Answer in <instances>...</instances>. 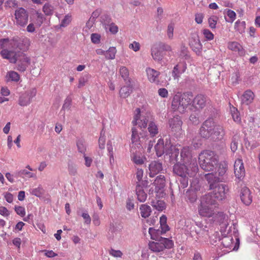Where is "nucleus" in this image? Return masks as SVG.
I'll list each match as a JSON object with an SVG mask.
<instances>
[{
  "label": "nucleus",
  "mask_w": 260,
  "mask_h": 260,
  "mask_svg": "<svg viewBox=\"0 0 260 260\" xmlns=\"http://www.w3.org/2000/svg\"><path fill=\"white\" fill-rule=\"evenodd\" d=\"M199 134L203 138L216 142L223 138L225 132L222 126L217 124L213 118H210L203 123Z\"/></svg>",
  "instance_id": "obj_1"
},
{
  "label": "nucleus",
  "mask_w": 260,
  "mask_h": 260,
  "mask_svg": "<svg viewBox=\"0 0 260 260\" xmlns=\"http://www.w3.org/2000/svg\"><path fill=\"white\" fill-rule=\"evenodd\" d=\"M136 112L137 113L135 114L134 120L133 121V124L137 126L136 128L137 129H138V128L139 130L143 131L142 128H146L147 124H148V129L150 133V135L152 137H154L157 135L158 133V129L157 125L152 121L153 118L150 113H146L144 115L141 116L140 115V109L139 108H137ZM138 132V135L141 136L140 137L143 136L141 132Z\"/></svg>",
  "instance_id": "obj_2"
},
{
  "label": "nucleus",
  "mask_w": 260,
  "mask_h": 260,
  "mask_svg": "<svg viewBox=\"0 0 260 260\" xmlns=\"http://www.w3.org/2000/svg\"><path fill=\"white\" fill-rule=\"evenodd\" d=\"M156 153L157 156L160 157L164 154L169 155L170 161L175 164L179 159V149L171 144L170 140L159 139L155 145Z\"/></svg>",
  "instance_id": "obj_3"
},
{
  "label": "nucleus",
  "mask_w": 260,
  "mask_h": 260,
  "mask_svg": "<svg viewBox=\"0 0 260 260\" xmlns=\"http://www.w3.org/2000/svg\"><path fill=\"white\" fill-rule=\"evenodd\" d=\"M139 132L136 128H132V141L133 146L131 149V157L134 162L136 165H142L144 163V159L141 156V153L137 152L134 145L137 146L138 149L142 148V144L145 140V136L140 137L139 136Z\"/></svg>",
  "instance_id": "obj_4"
},
{
  "label": "nucleus",
  "mask_w": 260,
  "mask_h": 260,
  "mask_svg": "<svg viewBox=\"0 0 260 260\" xmlns=\"http://www.w3.org/2000/svg\"><path fill=\"white\" fill-rule=\"evenodd\" d=\"M199 162L202 169L212 171L217 166L218 156L213 151L205 150L199 154Z\"/></svg>",
  "instance_id": "obj_5"
},
{
  "label": "nucleus",
  "mask_w": 260,
  "mask_h": 260,
  "mask_svg": "<svg viewBox=\"0 0 260 260\" xmlns=\"http://www.w3.org/2000/svg\"><path fill=\"white\" fill-rule=\"evenodd\" d=\"M179 160V159H178ZM176 163L173 167V172L180 177H194L198 172L199 168L197 160H193L188 167L180 162L179 160L175 161Z\"/></svg>",
  "instance_id": "obj_6"
},
{
  "label": "nucleus",
  "mask_w": 260,
  "mask_h": 260,
  "mask_svg": "<svg viewBox=\"0 0 260 260\" xmlns=\"http://www.w3.org/2000/svg\"><path fill=\"white\" fill-rule=\"evenodd\" d=\"M193 96L189 93L183 94H176L172 102V108L174 111H178L180 113H183L188 105L192 102Z\"/></svg>",
  "instance_id": "obj_7"
},
{
  "label": "nucleus",
  "mask_w": 260,
  "mask_h": 260,
  "mask_svg": "<svg viewBox=\"0 0 260 260\" xmlns=\"http://www.w3.org/2000/svg\"><path fill=\"white\" fill-rule=\"evenodd\" d=\"M155 242H151L149 244V249L154 252H160L165 249H170L173 247L174 242L168 238L158 237L156 236Z\"/></svg>",
  "instance_id": "obj_8"
},
{
  "label": "nucleus",
  "mask_w": 260,
  "mask_h": 260,
  "mask_svg": "<svg viewBox=\"0 0 260 260\" xmlns=\"http://www.w3.org/2000/svg\"><path fill=\"white\" fill-rule=\"evenodd\" d=\"M30 44L29 39L26 37H15L10 42V45L12 48L19 49L23 51L27 50Z\"/></svg>",
  "instance_id": "obj_9"
},
{
  "label": "nucleus",
  "mask_w": 260,
  "mask_h": 260,
  "mask_svg": "<svg viewBox=\"0 0 260 260\" xmlns=\"http://www.w3.org/2000/svg\"><path fill=\"white\" fill-rule=\"evenodd\" d=\"M201 208L199 211L202 210H209L213 211L217 207L218 204L215 200L209 194L204 196L201 200Z\"/></svg>",
  "instance_id": "obj_10"
},
{
  "label": "nucleus",
  "mask_w": 260,
  "mask_h": 260,
  "mask_svg": "<svg viewBox=\"0 0 260 260\" xmlns=\"http://www.w3.org/2000/svg\"><path fill=\"white\" fill-rule=\"evenodd\" d=\"M36 93L37 90L35 88H32L22 93L19 96L18 104L22 107L27 106L31 103L32 99L36 96Z\"/></svg>",
  "instance_id": "obj_11"
},
{
  "label": "nucleus",
  "mask_w": 260,
  "mask_h": 260,
  "mask_svg": "<svg viewBox=\"0 0 260 260\" xmlns=\"http://www.w3.org/2000/svg\"><path fill=\"white\" fill-rule=\"evenodd\" d=\"M15 16L16 24L20 26H24L28 22V13L23 8H19L15 10Z\"/></svg>",
  "instance_id": "obj_12"
},
{
  "label": "nucleus",
  "mask_w": 260,
  "mask_h": 260,
  "mask_svg": "<svg viewBox=\"0 0 260 260\" xmlns=\"http://www.w3.org/2000/svg\"><path fill=\"white\" fill-rule=\"evenodd\" d=\"M213 190L210 195L212 196V198L218 201H222L225 198V194L228 191V188L226 185L221 184V185H217L212 189Z\"/></svg>",
  "instance_id": "obj_13"
},
{
  "label": "nucleus",
  "mask_w": 260,
  "mask_h": 260,
  "mask_svg": "<svg viewBox=\"0 0 260 260\" xmlns=\"http://www.w3.org/2000/svg\"><path fill=\"white\" fill-rule=\"evenodd\" d=\"M17 69L20 72H24L30 64V58L23 52H18L17 58Z\"/></svg>",
  "instance_id": "obj_14"
},
{
  "label": "nucleus",
  "mask_w": 260,
  "mask_h": 260,
  "mask_svg": "<svg viewBox=\"0 0 260 260\" xmlns=\"http://www.w3.org/2000/svg\"><path fill=\"white\" fill-rule=\"evenodd\" d=\"M192 105L190 107V110H199L203 109L206 105L205 98L202 95H198L192 99Z\"/></svg>",
  "instance_id": "obj_15"
},
{
  "label": "nucleus",
  "mask_w": 260,
  "mask_h": 260,
  "mask_svg": "<svg viewBox=\"0 0 260 260\" xmlns=\"http://www.w3.org/2000/svg\"><path fill=\"white\" fill-rule=\"evenodd\" d=\"M182 121L179 116H175L169 120L170 127L173 132L180 133L182 130Z\"/></svg>",
  "instance_id": "obj_16"
},
{
  "label": "nucleus",
  "mask_w": 260,
  "mask_h": 260,
  "mask_svg": "<svg viewBox=\"0 0 260 260\" xmlns=\"http://www.w3.org/2000/svg\"><path fill=\"white\" fill-rule=\"evenodd\" d=\"M189 45L192 50L197 54L200 55L202 50V45L198 35H195L191 37L189 41Z\"/></svg>",
  "instance_id": "obj_17"
},
{
  "label": "nucleus",
  "mask_w": 260,
  "mask_h": 260,
  "mask_svg": "<svg viewBox=\"0 0 260 260\" xmlns=\"http://www.w3.org/2000/svg\"><path fill=\"white\" fill-rule=\"evenodd\" d=\"M234 173L235 176L239 179L245 176V171L242 159L238 158L235 160Z\"/></svg>",
  "instance_id": "obj_18"
},
{
  "label": "nucleus",
  "mask_w": 260,
  "mask_h": 260,
  "mask_svg": "<svg viewBox=\"0 0 260 260\" xmlns=\"http://www.w3.org/2000/svg\"><path fill=\"white\" fill-rule=\"evenodd\" d=\"M240 198L241 201L246 205H249L252 202V196L249 189L244 186L241 189L240 191Z\"/></svg>",
  "instance_id": "obj_19"
},
{
  "label": "nucleus",
  "mask_w": 260,
  "mask_h": 260,
  "mask_svg": "<svg viewBox=\"0 0 260 260\" xmlns=\"http://www.w3.org/2000/svg\"><path fill=\"white\" fill-rule=\"evenodd\" d=\"M160 231L159 230H156L152 228H150L149 229L148 232L151 236V239L156 240V236H158L159 234H165L169 230V227L167 223L160 224Z\"/></svg>",
  "instance_id": "obj_20"
},
{
  "label": "nucleus",
  "mask_w": 260,
  "mask_h": 260,
  "mask_svg": "<svg viewBox=\"0 0 260 260\" xmlns=\"http://www.w3.org/2000/svg\"><path fill=\"white\" fill-rule=\"evenodd\" d=\"M1 54L4 58L9 59L11 63H15L18 56V52H16L13 51L4 49L1 51Z\"/></svg>",
  "instance_id": "obj_21"
},
{
  "label": "nucleus",
  "mask_w": 260,
  "mask_h": 260,
  "mask_svg": "<svg viewBox=\"0 0 260 260\" xmlns=\"http://www.w3.org/2000/svg\"><path fill=\"white\" fill-rule=\"evenodd\" d=\"M196 159H192L191 151L188 147H184L180 152V160H182L184 163L187 164L190 162Z\"/></svg>",
  "instance_id": "obj_22"
},
{
  "label": "nucleus",
  "mask_w": 260,
  "mask_h": 260,
  "mask_svg": "<svg viewBox=\"0 0 260 260\" xmlns=\"http://www.w3.org/2000/svg\"><path fill=\"white\" fill-rule=\"evenodd\" d=\"M205 178L209 184L210 189H212L217 185H221L219 183L220 181V178L213 173H208L205 175Z\"/></svg>",
  "instance_id": "obj_23"
},
{
  "label": "nucleus",
  "mask_w": 260,
  "mask_h": 260,
  "mask_svg": "<svg viewBox=\"0 0 260 260\" xmlns=\"http://www.w3.org/2000/svg\"><path fill=\"white\" fill-rule=\"evenodd\" d=\"M229 217L224 212H217L215 215L214 221L218 222L222 228H225L229 225Z\"/></svg>",
  "instance_id": "obj_24"
},
{
  "label": "nucleus",
  "mask_w": 260,
  "mask_h": 260,
  "mask_svg": "<svg viewBox=\"0 0 260 260\" xmlns=\"http://www.w3.org/2000/svg\"><path fill=\"white\" fill-rule=\"evenodd\" d=\"M149 169L150 176L154 177L162 170V164L158 161H153L150 164Z\"/></svg>",
  "instance_id": "obj_25"
},
{
  "label": "nucleus",
  "mask_w": 260,
  "mask_h": 260,
  "mask_svg": "<svg viewBox=\"0 0 260 260\" xmlns=\"http://www.w3.org/2000/svg\"><path fill=\"white\" fill-rule=\"evenodd\" d=\"M146 72L148 78L151 82H158V77L159 75V72L151 68L147 69Z\"/></svg>",
  "instance_id": "obj_26"
},
{
  "label": "nucleus",
  "mask_w": 260,
  "mask_h": 260,
  "mask_svg": "<svg viewBox=\"0 0 260 260\" xmlns=\"http://www.w3.org/2000/svg\"><path fill=\"white\" fill-rule=\"evenodd\" d=\"M254 97L253 92L250 90H247L244 92L242 96V102L247 105L253 101Z\"/></svg>",
  "instance_id": "obj_27"
},
{
  "label": "nucleus",
  "mask_w": 260,
  "mask_h": 260,
  "mask_svg": "<svg viewBox=\"0 0 260 260\" xmlns=\"http://www.w3.org/2000/svg\"><path fill=\"white\" fill-rule=\"evenodd\" d=\"M165 176L162 175L158 176L153 183L155 186V191H158L162 189L165 185Z\"/></svg>",
  "instance_id": "obj_28"
},
{
  "label": "nucleus",
  "mask_w": 260,
  "mask_h": 260,
  "mask_svg": "<svg viewBox=\"0 0 260 260\" xmlns=\"http://www.w3.org/2000/svg\"><path fill=\"white\" fill-rule=\"evenodd\" d=\"M165 53L162 52L160 49H158L157 47L154 45L151 49V55L153 58L155 60H161Z\"/></svg>",
  "instance_id": "obj_29"
},
{
  "label": "nucleus",
  "mask_w": 260,
  "mask_h": 260,
  "mask_svg": "<svg viewBox=\"0 0 260 260\" xmlns=\"http://www.w3.org/2000/svg\"><path fill=\"white\" fill-rule=\"evenodd\" d=\"M136 191L138 200L140 202H144L147 198V194L144 191L142 187L139 183L137 184L136 187Z\"/></svg>",
  "instance_id": "obj_30"
},
{
  "label": "nucleus",
  "mask_w": 260,
  "mask_h": 260,
  "mask_svg": "<svg viewBox=\"0 0 260 260\" xmlns=\"http://www.w3.org/2000/svg\"><path fill=\"white\" fill-rule=\"evenodd\" d=\"M119 74L126 84L129 83V71L125 67L122 66L119 69Z\"/></svg>",
  "instance_id": "obj_31"
},
{
  "label": "nucleus",
  "mask_w": 260,
  "mask_h": 260,
  "mask_svg": "<svg viewBox=\"0 0 260 260\" xmlns=\"http://www.w3.org/2000/svg\"><path fill=\"white\" fill-rule=\"evenodd\" d=\"M240 141V136L238 133L235 134L232 139L231 149L232 152H235L238 149V145Z\"/></svg>",
  "instance_id": "obj_32"
},
{
  "label": "nucleus",
  "mask_w": 260,
  "mask_h": 260,
  "mask_svg": "<svg viewBox=\"0 0 260 260\" xmlns=\"http://www.w3.org/2000/svg\"><path fill=\"white\" fill-rule=\"evenodd\" d=\"M186 67H183V68L181 69L180 65L177 64L176 65L173 70L172 71V76L175 79H178L180 76V75L185 72Z\"/></svg>",
  "instance_id": "obj_33"
},
{
  "label": "nucleus",
  "mask_w": 260,
  "mask_h": 260,
  "mask_svg": "<svg viewBox=\"0 0 260 260\" xmlns=\"http://www.w3.org/2000/svg\"><path fill=\"white\" fill-rule=\"evenodd\" d=\"M132 91L133 88L130 85L124 86L121 88L119 94L121 97L126 98L130 95Z\"/></svg>",
  "instance_id": "obj_34"
},
{
  "label": "nucleus",
  "mask_w": 260,
  "mask_h": 260,
  "mask_svg": "<svg viewBox=\"0 0 260 260\" xmlns=\"http://www.w3.org/2000/svg\"><path fill=\"white\" fill-rule=\"evenodd\" d=\"M7 82L9 81L18 82L20 79L19 74L15 71H9L6 76Z\"/></svg>",
  "instance_id": "obj_35"
},
{
  "label": "nucleus",
  "mask_w": 260,
  "mask_h": 260,
  "mask_svg": "<svg viewBox=\"0 0 260 260\" xmlns=\"http://www.w3.org/2000/svg\"><path fill=\"white\" fill-rule=\"evenodd\" d=\"M228 48L233 51H238L240 55H242L244 53L241 45L236 42L229 43Z\"/></svg>",
  "instance_id": "obj_36"
},
{
  "label": "nucleus",
  "mask_w": 260,
  "mask_h": 260,
  "mask_svg": "<svg viewBox=\"0 0 260 260\" xmlns=\"http://www.w3.org/2000/svg\"><path fill=\"white\" fill-rule=\"evenodd\" d=\"M54 8L49 3H45L43 7L42 11L46 16H51L54 13Z\"/></svg>",
  "instance_id": "obj_37"
},
{
  "label": "nucleus",
  "mask_w": 260,
  "mask_h": 260,
  "mask_svg": "<svg viewBox=\"0 0 260 260\" xmlns=\"http://www.w3.org/2000/svg\"><path fill=\"white\" fill-rule=\"evenodd\" d=\"M201 189V185L199 182V180L197 178L192 179V181L191 182L189 190L197 192L200 191Z\"/></svg>",
  "instance_id": "obj_38"
},
{
  "label": "nucleus",
  "mask_w": 260,
  "mask_h": 260,
  "mask_svg": "<svg viewBox=\"0 0 260 260\" xmlns=\"http://www.w3.org/2000/svg\"><path fill=\"white\" fill-rule=\"evenodd\" d=\"M155 45L157 47L158 49H160V50L164 53L165 51H171L172 48L170 45L163 43V42H159L155 44Z\"/></svg>",
  "instance_id": "obj_39"
},
{
  "label": "nucleus",
  "mask_w": 260,
  "mask_h": 260,
  "mask_svg": "<svg viewBox=\"0 0 260 260\" xmlns=\"http://www.w3.org/2000/svg\"><path fill=\"white\" fill-rule=\"evenodd\" d=\"M186 196L187 200L191 203L195 202L198 198L197 192L190 190L186 192Z\"/></svg>",
  "instance_id": "obj_40"
},
{
  "label": "nucleus",
  "mask_w": 260,
  "mask_h": 260,
  "mask_svg": "<svg viewBox=\"0 0 260 260\" xmlns=\"http://www.w3.org/2000/svg\"><path fill=\"white\" fill-rule=\"evenodd\" d=\"M116 53V50L115 47H110L108 50L106 51V58L108 59H113L115 58Z\"/></svg>",
  "instance_id": "obj_41"
},
{
  "label": "nucleus",
  "mask_w": 260,
  "mask_h": 260,
  "mask_svg": "<svg viewBox=\"0 0 260 260\" xmlns=\"http://www.w3.org/2000/svg\"><path fill=\"white\" fill-rule=\"evenodd\" d=\"M153 207L158 211H162L166 209V205L163 201L159 200L154 204Z\"/></svg>",
  "instance_id": "obj_42"
},
{
  "label": "nucleus",
  "mask_w": 260,
  "mask_h": 260,
  "mask_svg": "<svg viewBox=\"0 0 260 260\" xmlns=\"http://www.w3.org/2000/svg\"><path fill=\"white\" fill-rule=\"evenodd\" d=\"M68 170L71 175L75 176L77 174V166L71 161L68 164Z\"/></svg>",
  "instance_id": "obj_43"
},
{
  "label": "nucleus",
  "mask_w": 260,
  "mask_h": 260,
  "mask_svg": "<svg viewBox=\"0 0 260 260\" xmlns=\"http://www.w3.org/2000/svg\"><path fill=\"white\" fill-rule=\"evenodd\" d=\"M89 76L88 75H85L81 77L79 79V83L78 85V88H81L84 86L86 83L88 82Z\"/></svg>",
  "instance_id": "obj_44"
},
{
  "label": "nucleus",
  "mask_w": 260,
  "mask_h": 260,
  "mask_svg": "<svg viewBox=\"0 0 260 260\" xmlns=\"http://www.w3.org/2000/svg\"><path fill=\"white\" fill-rule=\"evenodd\" d=\"M16 175L18 176H22V175L28 176L29 178H34L36 177V175L30 173L26 170H21L16 173Z\"/></svg>",
  "instance_id": "obj_45"
},
{
  "label": "nucleus",
  "mask_w": 260,
  "mask_h": 260,
  "mask_svg": "<svg viewBox=\"0 0 260 260\" xmlns=\"http://www.w3.org/2000/svg\"><path fill=\"white\" fill-rule=\"evenodd\" d=\"M18 214L23 217V220L30 222L32 221L34 216L32 214H28L26 216V212H17Z\"/></svg>",
  "instance_id": "obj_46"
},
{
  "label": "nucleus",
  "mask_w": 260,
  "mask_h": 260,
  "mask_svg": "<svg viewBox=\"0 0 260 260\" xmlns=\"http://www.w3.org/2000/svg\"><path fill=\"white\" fill-rule=\"evenodd\" d=\"M77 146L79 152L83 154L85 153L86 151V146L82 140H79L77 141Z\"/></svg>",
  "instance_id": "obj_47"
},
{
  "label": "nucleus",
  "mask_w": 260,
  "mask_h": 260,
  "mask_svg": "<svg viewBox=\"0 0 260 260\" xmlns=\"http://www.w3.org/2000/svg\"><path fill=\"white\" fill-rule=\"evenodd\" d=\"M71 21V16L67 15H66L64 18L62 20L60 24V27H65L67 26Z\"/></svg>",
  "instance_id": "obj_48"
},
{
  "label": "nucleus",
  "mask_w": 260,
  "mask_h": 260,
  "mask_svg": "<svg viewBox=\"0 0 260 260\" xmlns=\"http://www.w3.org/2000/svg\"><path fill=\"white\" fill-rule=\"evenodd\" d=\"M203 33L205 38L208 40H212L214 38V35L209 29H205L203 31Z\"/></svg>",
  "instance_id": "obj_49"
},
{
  "label": "nucleus",
  "mask_w": 260,
  "mask_h": 260,
  "mask_svg": "<svg viewBox=\"0 0 260 260\" xmlns=\"http://www.w3.org/2000/svg\"><path fill=\"white\" fill-rule=\"evenodd\" d=\"M174 27V24L172 23L169 24L168 26L167 36L170 39H172L173 38Z\"/></svg>",
  "instance_id": "obj_50"
},
{
  "label": "nucleus",
  "mask_w": 260,
  "mask_h": 260,
  "mask_svg": "<svg viewBox=\"0 0 260 260\" xmlns=\"http://www.w3.org/2000/svg\"><path fill=\"white\" fill-rule=\"evenodd\" d=\"M72 104V99L68 96L64 100L62 110L69 109Z\"/></svg>",
  "instance_id": "obj_51"
},
{
  "label": "nucleus",
  "mask_w": 260,
  "mask_h": 260,
  "mask_svg": "<svg viewBox=\"0 0 260 260\" xmlns=\"http://www.w3.org/2000/svg\"><path fill=\"white\" fill-rule=\"evenodd\" d=\"M189 119L192 124L197 125L199 123V118L197 113L191 114L190 116Z\"/></svg>",
  "instance_id": "obj_52"
},
{
  "label": "nucleus",
  "mask_w": 260,
  "mask_h": 260,
  "mask_svg": "<svg viewBox=\"0 0 260 260\" xmlns=\"http://www.w3.org/2000/svg\"><path fill=\"white\" fill-rule=\"evenodd\" d=\"M109 254L115 257H121L122 255V253L120 250L113 249H111L109 250Z\"/></svg>",
  "instance_id": "obj_53"
},
{
  "label": "nucleus",
  "mask_w": 260,
  "mask_h": 260,
  "mask_svg": "<svg viewBox=\"0 0 260 260\" xmlns=\"http://www.w3.org/2000/svg\"><path fill=\"white\" fill-rule=\"evenodd\" d=\"M226 14H227L228 16L229 17V18L230 19V20H226V21H229V22H233L234 20H235L236 16V13L234 11H232L231 10H228L227 11Z\"/></svg>",
  "instance_id": "obj_54"
},
{
  "label": "nucleus",
  "mask_w": 260,
  "mask_h": 260,
  "mask_svg": "<svg viewBox=\"0 0 260 260\" xmlns=\"http://www.w3.org/2000/svg\"><path fill=\"white\" fill-rule=\"evenodd\" d=\"M232 240V238L228 237H224L222 239V243L224 247H230L231 246V244L232 243L231 241Z\"/></svg>",
  "instance_id": "obj_55"
},
{
  "label": "nucleus",
  "mask_w": 260,
  "mask_h": 260,
  "mask_svg": "<svg viewBox=\"0 0 260 260\" xmlns=\"http://www.w3.org/2000/svg\"><path fill=\"white\" fill-rule=\"evenodd\" d=\"M181 179L180 180L181 187L183 188L186 187L188 185V179L187 176L185 177H181Z\"/></svg>",
  "instance_id": "obj_56"
},
{
  "label": "nucleus",
  "mask_w": 260,
  "mask_h": 260,
  "mask_svg": "<svg viewBox=\"0 0 260 260\" xmlns=\"http://www.w3.org/2000/svg\"><path fill=\"white\" fill-rule=\"evenodd\" d=\"M36 16H37V23L41 25L43 22L44 20H45V17L41 13H40L39 12H37L36 13Z\"/></svg>",
  "instance_id": "obj_57"
},
{
  "label": "nucleus",
  "mask_w": 260,
  "mask_h": 260,
  "mask_svg": "<svg viewBox=\"0 0 260 260\" xmlns=\"http://www.w3.org/2000/svg\"><path fill=\"white\" fill-rule=\"evenodd\" d=\"M101 36L97 34H92L91 36V40L92 43L98 44L100 42Z\"/></svg>",
  "instance_id": "obj_58"
},
{
  "label": "nucleus",
  "mask_w": 260,
  "mask_h": 260,
  "mask_svg": "<svg viewBox=\"0 0 260 260\" xmlns=\"http://www.w3.org/2000/svg\"><path fill=\"white\" fill-rule=\"evenodd\" d=\"M209 26L211 28H215L216 24V17L215 16L209 18Z\"/></svg>",
  "instance_id": "obj_59"
},
{
  "label": "nucleus",
  "mask_w": 260,
  "mask_h": 260,
  "mask_svg": "<svg viewBox=\"0 0 260 260\" xmlns=\"http://www.w3.org/2000/svg\"><path fill=\"white\" fill-rule=\"evenodd\" d=\"M101 14V10H96L94 12H92L91 16L90 17V21H92V23H94L95 20V19L97 18Z\"/></svg>",
  "instance_id": "obj_60"
},
{
  "label": "nucleus",
  "mask_w": 260,
  "mask_h": 260,
  "mask_svg": "<svg viewBox=\"0 0 260 260\" xmlns=\"http://www.w3.org/2000/svg\"><path fill=\"white\" fill-rule=\"evenodd\" d=\"M129 48L132 49L135 52L138 51L140 50V44L134 41L133 43L129 44Z\"/></svg>",
  "instance_id": "obj_61"
},
{
  "label": "nucleus",
  "mask_w": 260,
  "mask_h": 260,
  "mask_svg": "<svg viewBox=\"0 0 260 260\" xmlns=\"http://www.w3.org/2000/svg\"><path fill=\"white\" fill-rule=\"evenodd\" d=\"M103 131H102L101 132V136H100V137L99 138V147L101 149H104V147H105V138L104 137V136L102 135H103Z\"/></svg>",
  "instance_id": "obj_62"
},
{
  "label": "nucleus",
  "mask_w": 260,
  "mask_h": 260,
  "mask_svg": "<svg viewBox=\"0 0 260 260\" xmlns=\"http://www.w3.org/2000/svg\"><path fill=\"white\" fill-rule=\"evenodd\" d=\"M42 189L38 187L37 188L33 189L31 192V193L37 197H40L42 194Z\"/></svg>",
  "instance_id": "obj_63"
},
{
  "label": "nucleus",
  "mask_w": 260,
  "mask_h": 260,
  "mask_svg": "<svg viewBox=\"0 0 260 260\" xmlns=\"http://www.w3.org/2000/svg\"><path fill=\"white\" fill-rule=\"evenodd\" d=\"M158 93L159 95L162 98H166L168 96V92L166 88H160L158 91Z\"/></svg>",
  "instance_id": "obj_64"
}]
</instances>
